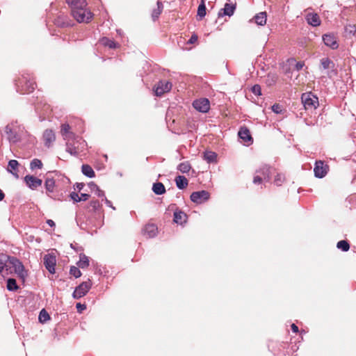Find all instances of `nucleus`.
I'll return each instance as SVG.
<instances>
[{
    "label": "nucleus",
    "mask_w": 356,
    "mask_h": 356,
    "mask_svg": "<svg viewBox=\"0 0 356 356\" xmlns=\"http://www.w3.org/2000/svg\"><path fill=\"white\" fill-rule=\"evenodd\" d=\"M321 64L323 69H329L334 66L332 61L328 58H323L321 60Z\"/></svg>",
    "instance_id": "35"
},
{
    "label": "nucleus",
    "mask_w": 356,
    "mask_h": 356,
    "mask_svg": "<svg viewBox=\"0 0 356 356\" xmlns=\"http://www.w3.org/2000/svg\"><path fill=\"white\" fill-rule=\"evenodd\" d=\"M24 181L27 186L33 190L37 188L38 186H40L42 183V179L32 175H26L24 178Z\"/></svg>",
    "instance_id": "14"
},
{
    "label": "nucleus",
    "mask_w": 356,
    "mask_h": 356,
    "mask_svg": "<svg viewBox=\"0 0 356 356\" xmlns=\"http://www.w3.org/2000/svg\"><path fill=\"white\" fill-rule=\"evenodd\" d=\"M152 191L156 195H162L165 193V188L164 185L161 182H157L153 184Z\"/></svg>",
    "instance_id": "23"
},
{
    "label": "nucleus",
    "mask_w": 356,
    "mask_h": 356,
    "mask_svg": "<svg viewBox=\"0 0 356 356\" xmlns=\"http://www.w3.org/2000/svg\"><path fill=\"white\" fill-rule=\"evenodd\" d=\"M47 223L49 226H51V227H54V226H55V223H54V222L52 220H48L47 221Z\"/></svg>",
    "instance_id": "55"
},
{
    "label": "nucleus",
    "mask_w": 356,
    "mask_h": 356,
    "mask_svg": "<svg viewBox=\"0 0 356 356\" xmlns=\"http://www.w3.org/2000/svg\"><path fill=\"white\" fill-rule=\"evenodd\" d=\"M66 2L71 8V11L87 6L86 0H66Z\"/></svg>",
    "instance_id": "17"
},
{
    "label": "nucleus",
    "mask_w": 356,
    "mask_h": 356,
    "mask_svg": "<svg viewBox=\"0 0 356 356\" xmlns=\"http://www.w3.org/2000/svg\"><path fill=\"white\" fill-rule=\"evenodd\" d=\"M191 166L188 162H184L178 165L177 169L182 173H187L191 170Z\"/></svg>",
    "instance_id": "34"
},
{
    "label": "nucleus",
    "mask_w": 356,
    "mask_h": 356,
    "mask_svg": "<svg viewBox=\"0 0 356 356\" xmlns=\"http://www.w3.org/2000/svg\"><path fill=\"white\" fill-rule=\"evenodd\" d=\"M163 10V4L162 3L158 1L157 2V8L154 9L152 11V17L153 18V20L155 21L156 19H158L159 16Z\"/></svg>",
    "instance_id": "29"
},
{
    "label": "nucleus",
    "mask_w": 356,
    "mask_h": 356,
    "mask_svg": "<svg viewBox=\"0 0 356 356\" xmlns=\"http://www.w3.org/2000/svg\"><path fill=\"white\" fill-rule=\"evenodd\" d=\"M329 170L327 165L325 164L322 161H316L314 168L315 177L318 178L324 177Z\"/></svg>",
    "instance_id": "7"
},
{
    "label": "nucleus",
    "mask_w": 356,
    "mask_h": 356,
    "mask_svg": "<svg viewBox=\"0 0 356 356\" xmlns=\"http://www.w3.org/2000/svg\"><path fill=\"white\" fill-rule=\"evenodd\" d=\"M89 186L91 190H97V188H99V187L93 182L90 183Z\"/></svg>",
    "instance_id": "50"
},
{
    "label": "nucleus",
    "mask_w": 356,
    "mask_h": 356,
    "mask_svg": "<svg viewBox=\"0 0 356 356\" xmlns=\"http://www.w3.org/2000/svg\"><path fill=\"white\" fill-rule=\"evenodd\" d=\"M96 194L99 197H102L104 195V191H101L99 188H97V190H96Z\"/></svg>",
    "instance_id": "51"
},
{
    "label": "nucleus",
    "mask_w": 356,
    "mask_h": 356,
    "mask_svg": "<svg viewBox=\"0 0 356 356\" xmlns=\"http://www.w3.org/2000/svg\"><path fill=\"white\" fill-rule=\"evenodd\" d=\"M4 131L7 139L12 143H17L27 136V131L17 122H13L6 125Z\"/></svg>",
    "instance_id": "1"
},
{
    "label": "nucleus",
    "mask_w": 356,
    "mask_h": 356,
    "mask_svg": "<svg viewBox=\"0 0 356 356\" xmlns=\"http://www.w3.org/2000/svg\"><path fill=\"white\" fill-rule=\"evenodd\" d=\"M70 274L72 275H73L74 277H75L76 278H78V277H81V273L80 270L75 266L71 267Z\"/></svg>",
    "instance_id": "42"
},
{
    "label": "nucleus",
    "mask_w": 356,
    "mask_h": 356,
    "mask_svg": "<svg viewBox=\"0 0 356 356\" xmlns=\"http://www.w3.org/2000/svg\"><path fill=\"white\" fill-rule=\"evenodd\" d=\"M89 196H90V195H89L88 194H86V193H81V197H80L81 198V200H84V201H85V200H88V199Z\"/></svg>",
    "instance_id": "52"
},
{
    "label": "nucleus",
    "mask_w": 356,
    "mask_h": 356,
    "mask_svg": "<svg viewBox=\"0 0 356 356\" xmlns=\"http://www.w3.org/2000/svg\"><path fill=\"white\" fill-rule=\"evenodd\" d=\"M291 330H293V332H296V333L298 332V327L294 323H293L291 325Z\"/></svg>",
    "instance_id": "54"
},
{
    "label": "nucleus",
    "mask_w": 356,
    "mask_h": 356,
    "mask_svg": "<svg viewBox=\"0 0 356 356\" xmlns=\"http://www.w3.org/2000/svg\"><path fill=\"white\" fill-rule=\"evenodd\" d=\"M272 110L275 113H280L282 112V108H281V106L279 104H274L272 106Z\"/></svg>",
    "instance_id": "45"
},
{
    "label": "nucleus",
    "mask_w": 356,
    "mask_h": 356,
    "mask_svg": "<svg viewBox=\"0 0 356 356\" xmlns=\"http://www.w3.org/2000/svg\"><path fill=\"white\" fill-rule=\"evenodd\" d=\"M19 165V163L16 160H10L8 162V170L11 172L15 177L18 178V175L13 170H16Z\"/></svg>",
    "instance_id": "25"
},
{
    "label": "nucleus",
    "mask_w": 356,
    "mask_h": 356,
    "mask_svg": "<svg viewBox=\"0 0 356 356\" xmlns=\"http://www.w3.org/2000/svg\"><path fill=\"white\" fill-rule=\"evenodd\" d=\"M252 92L256 95H261V87L259 85H254L252 88Z\"/></svg>",
    "instance_id": "44"
},
{
    "label": "nucleus",
    "mask_w": 356,
    "mask_h": 356,
    "mask_svg": "<svg viewBox=\"0 0 356 356\" xmlns=\"http://www.w3.org/2000/svg\"><path fill=\"white\" fill-rule=\"evenodd\" d=\"M43 139L45 145L50 147L56 140V136L54 131L51 129H46L43 133Z\"/></svg>",
    "instance_id": "15"
},
{
    "label": "nucleus",
    "mask_w": 356,
    "mask_h": 356,
    "mask_svg": "<svg viewBox=\"0 0 356 356\" xmlns=\"http://www.w3.org/2000/svg\"><path fill=\"white\" fill-rule=\"evenodd\" d=\"M302 103L305 109H315L318 106V99L312 92L303 93L301 97Z\"/></svg>",
    "instance_id": "4"
},
{
    "label": "nucleus",
    "mask_w": 356,
    "mask_h": 356,
    "mask_svg": "<svg viewBox=\"0 0 356 356\" xmlns=\"http://www.w3.org/2000/svg\"><path fill=\"white\" fill-rule=\"evenodd\" d=\"M76 308L79 312H81L82 310L85 309L86 307L84 305H81V303H77Z\"/></svg>",
    "instance_id": "48"
},
{
    "label": "nucleus",
    "mask_w": 356,
    "mask_h": 356,
    "mask_svg": "<svg viewBox=\"0 0 356 356\" xmlns=\"http://www.w3.org/2000/svg\"><path fill=\"white\" fill-rule=\"evenodd\" d=\"M42 163L40 160L35 159H33L30 164L31 169L33 170L35 168H42Z\"/></svg>",
    "instance_id": "39"
},
{
    "label": "nucleus",
    "mask_w": 356,
    "mask_h": 356,
    "mask_svg": "<svg viewBox=\"0 0 356 356\" xmlns=\"http://www.w3.org/2000/svg\"><path fill=\"white\" fill-rule=\"evenodd\" d=\"M198 37L196 34H193L191 38L188 40V44H193L197 41Z\"/></svg>",
    "instance_id": "46"
},
{
    "label": "nucleus",
    "mask_w": 356,
    "mask_h": 356,
    "mask_svg": "<svg viewBox=\"0 0 356 356\" xmlns=\"http://www.w3.org/2000/svg\"><path fill=\"white\" fill-rule=\"evenodd\" d=\"M70 197L75 202H78L81 201V198L80 197V196L78 195V193H76L75 192H72V193H70Z\"/></svg>",
    "instance_id": "43"
},
{
    "label": "nucleus",
    "mask_w": 356,
    "mask_h": 356,
    "mask_svg": "<svg viewBox=\"0 0 356 356\" xmlns=\"http://www.w3.org/2000/svg\"><path fill=\"white\" fill-rule=\"evenodd\" d=\"M7 289L8 291H16L18 289V286L16 283V280L13 278H9L7 280Z\"/></svg>",
    "instance_id": "31"
},
{
    "label": "nucleus",
    "mask_w": 356,
    "mask_h": 356,
    "mask_svg": "<svg viewBox=\"0 0 356 356\" xmlns=\"http://www.w3.org/2000/svg\"><path fill=\"white\" fill-rule=\"evenodd\" d=\"M71 12L73 17L79 23H88L92 17V14L87 8V6H84L81 8L72 10Z\"/></svg>",
    "instance_id": "3"
},
{
    "label": "nucleus",
    "mask_w": 356,
    "mask_h": 356,
    "mask_svg": "<svg viewBox=\"0 0 356 356\" xmlns=\"http://www.w3.org/2000/svg\"><path fill=\"white\" fill-rule=\"evenodd\" d=\"M172 88V83L167 81H159L155 87L154 91L156 96H161L165 92H169Z\"/></svg>",
    "instance_id": "10"
},
{
    "label": "nucleus",
    "mask_w": 356,
    "mask_h": 356,
    "mask_svg": "<svg viewBox=\"0 0 356 356\" xmlns=\"http://www.w3.org/2000/svg\"><path fill=\"white\" fill-rule=\"evenodd\" d=\"M11 268H13L12 264L8 263V266H5V274L8 275L10 273H12L13 272L11 270Z\"/></svg>",
    "instance_id": "47"
},
{
    "label": "nucleus",
    "mask_w": 356,
    "mask_h": 356,
    "mask_svg": "<svg viewBox=\"0 0 356 356\" xmlns=\"http://www.w3.org/2000/svg\"><path fill=\"white\" fill-rule=\"evenodd\" d=\"M106 204H107L108 205H110V204H111V202H110L109 200H106Z\"/></svg>",
    "instance_id": "57"
},
{
    "label": "nucleus",
    "mask_w": 356,
    "mask_h": 356,
    "mask_svg": "<svg viewBox=\"0 0 356 356\" xmlns=\"http://www.w3.org/2000/svg\"><path fill=\"white\" fill-rule=\"evenodd\" d=\"M10 264H12L14 273L18 275L19 277L24 279L26 274L24 270V267L22 262L16 257H11Z\"/></svg>",
    "instance_id": "5"
},
{
    "label": "nucleus",
    "mask_w": 356,
    "mask_h": 356,
    "mask_svg": "<svg viewBox=\"0 0 356 356\" xmlns=\"http://www.w3.org/2000/svg\"><path fill=\"white\" fill-rule=\"evenodd\" d=\"M33 90H34V87L32 86H31V90H29V92H32Z\"/></svg>",
    "instance_id": "58"
},
{
    "label": "nucleus",
    "mask_w": 356,
    "mask_h": 356,
    "mask_svg": "<svg viewBox=\"0 0 356 356\" xmlns=\"http://www.w3.org/2000/svg\"><path fill=\"white\" fill-rule=\"evenodd\" d=\"M303 66H304V63H302V62H298V63H296V69L297 70H300L303 67Z\"/></svg>",
    "instance_id": "49"
},
{
    "label": "nucleus",
    "mask_w": 356,
    "mask_h": 356,
    "mask_svg": "<svg viewBox=\"0 0 356 356\" xmlns=\"http://www.w3.org/2000/svg\"><path fill=\"white\" fill-rule=\"evenodd\" d=\"M193 106L197 111L202 113H207L210 108V102L207 98H201L194 101Z\"/></svg>",
    "instance_id": "9"
},
{
    "label": "nucleus",
    "mask_w": 356,
    "mask_h": 356,
    "mask_svg": "<svg viewBox=\"0 0 356 356\" xmlns=\"http://www.w3.org/2000/svg\"><path fill=\"white\" fill-rule=\"evenodd\" d=\"M56 263V257L53 254H48L44 257V264L45 268L50 273H55V266Z\"/></svg>",
    "instance_id": "11"
},
{
    "label": "nucleus",
    "mask_w": 356,
    "mask_h": 356,
    "mask_svg": "<svg viewBox=\"0 0 356 356\" xmlns=\"http://www.w3.org/2000/svg\"><path fill=\"white\" fill-rule=\"evenodd\" d=\"M197 15L201 18L204 17L206 15V6L204 1L199 5L197 9Z\"/></svg>",
    "instance_id": "38"
},
{
    "label": "nucleus",
    "mask_w": 356,
    "mask_h": 356,
    "mask_svg": "<svg viewBox=\"0 0 356 356\" xmlns=\"http://www.w3.org/2000/svg\"><path fill=\"white\" fill-rule=\"evenodd\" d=\"M77 139V137L76 138ZM76 142L72 143L70 141H67L66 143V151L69 152L72 155H76L78 154V147L75 145V143H79L78 140H75Z\"/></svg>",
    "instance_id": "21"
},
{
    "label": "nucleus",
    "mask_w": 356,
    "mask_h": 356,
    "mask_svg": "<svg viewBox=\"0 0 356 356\" xmlns=\"http://www.w3.org/2000/svg\"><path fill=\"white\" fill-rule=\"evenodd\" d=\"M60 133L64 140H65L66 141L76 140V137L75 134L73 132L70 131V127L67 124H62Z\"/></svg>",
    "instance_id": "13"
},
{
    "label": "nucleus",
    "mask_w": 356,
    "mask_h": 356,
    "mask_svg": "<svg viewBox=\"0 0 356 356\" xmlns=\"http://www.w3.org/2000/svg\"><path fill=\"white\" fill-rule=\"evenodd\" d=\"M4 193L3 191L0 189V201L3 200L4 198Z\"/></svg>",
    "instance_id": "56"
},
{
    "label": "nucleus",
    "mask_w": 356,
    "mask_h": 356,
    "mask_svg": "<svg viewBox=\"0 0 356 356\" xmlns=\"http://www.w3.org/2000/svg\"><path fill=\"white\" fill-rule=\"evenodd\" d=\"M84 186V184H82V183H76V188L79 190V191H81Z\"/></svg>",
    "instance_id": "53"
},
{
    "label": "nucleus",
    "mask_w": 356,
    "mask_h": 356,
    "mask_svg": "<svg viewBox=\"0 0 356 356\" xmlns=\"http://www.w3.org/2000/svg\"><path fill=\"white\" fill-rule=\"evenodd\" d=\"M323 40L326 46L332 48V49H336L339 47L337 37L334 34H324L323 35Z\"/></svg>",
    "instance_id": "12"
},
{
    "label": "nucleus",
    "mask_w": 356,
    "mask_h": 356,
    "mask_svg": "<svg viewBox=\"0 0 356 356\" xmlns=\"http://www.w3.org/2000/svg\"><path fill=\"white\" fill-rule=\"evenodd\" d=\"M11 257L8 256L5 254H0V273L5 275V266H8V263L10 264Z\"/></svg>",
    "instance_id": "18"
},
{
    "label": "nucleus",
    "mask_w": 356,
    "mask_h": 356,
    "mask_svg": "<svg viewBox=\"0 0 356 356\" xmlns=\"http://www.w3.org/2000/svg\"><path fill=\"white\" fill-rule=\"evenodd\" d=\"M209 198V193L207 191H200L193 192L191 195V200L196 204H202L208 200Z\"/></svg>",
    "instance_id": "8"
},
{
    "label": "nucleus",
    "mask_w": 356,
    "mask_h": 356,
    "mask_svg": "<svg viewBox=\"0 0 356 356\" xmlns=\"http://www.w3.org/2000/svg\"><path fill=\"white\" fill-rule=\"evenodd\" d=\"M307 22L309 24L313 26L320 25L321 21L317 14L308 13L306 17Z\"/></svg>",
    "instance_id": "19"
},
{
    "label": "nucleus",
    "mask_w": 356,
    "mask_h": 356,
    "mask_svg": "<svg viewBox=\"0 0 356 356\" xmlns=\"http://www.w3.org/2000/svg\"><path fill=\"white\" fill-rule=\"evenodd\" d=\"M284 180H285V177H284V175H282L281 173H277L275 177L274 183L277 186H281L283 184V182L284 181Z\"/></svg>",
    "instance_id": "40"
},
{
    "label": "nucleus",
    "mask_w": 356,
    "mask_h": 356,
    "mask_svg": "<svg viewBox=\"0 0 356 356\" xmlns=\"http://www.w3.org/2000/svg\"><path fill=\"white\" fill-rule=\"evenodd\" d=\"M217 154L213 152H206L204 154V159L208 162L211 163L216 161Z\"/></svg>",
    "instance_id": "30"
},
{
    "label": "nucleus",
    "mask_w": 356,
    "mask_h": 356,
    "mask_svg": "<svg viewBox=\"0 0 356 356\" xmlns=\"http://www.w3.org/2000/svg\"><path fill=\"white\" fill-rule=\"evenodd\" d=\"M91 285L92 284L90 280L82 282L74 290L73 297L76 299H79L84 296L90 289Z\"/></svg>",
    "instance_id": "6"
},
{
    "label": "nucleus",
    "mask_w": 356,
    "mask_h": 356,
    "mask_svg": "<svg viewBox=\"0 0 356 356\" xmlns=\"http://www.w3.org/2000/svg\"><path fill=\"white\" fill-rule=\"evenodd\" d=\"M49 319V314L44 309H42L40 312V315H39L40 321L42 323H44V322H46Z\"/></svg>",
    "instance_id": "41"
},
{
    "label": "nucleus",
    "mask_w": 356,
    "mask_h": 356,
    "mask_svg": "<svg viewBox=\"0 0 356 356\" xmlns=\"http://www.w3.org/2000/svg\"><path fill=\"white\" fill-rule=\"evenodd\" d=\"M235 10V6L233 4L226 3L225 5V8L223 9L224 10V15L232 16Z\"/></svg>",
    "instance_id": "32"
},
{
    "label": "nucleus",
    "mask_w": 356,
    "mask_h": 356,
    "mask_svg": "<svg viewBox=\"0 0 356 356\" xmlns=\"http://www.w3.org/2000/svg\"><path fill=\"white\" fill-rule=\"evenodd\" d=\"M337 247L343 251H348L350 248V245L346 241L342 240L337 243Z\"/></svg>",
    "instance_id": "37"
},
{
    "label": "nucleus",
    "mask_w": 356,
    "mask_h": 356,
    "mask_svg": "<svg viewBox=\"0 0 356 356\" xmlns=\"http://www.w3.org/2000/svg\"><path fill=\"white\" fill-rule=\"evenodd\" d=\"M238 136L244 141L249 142L252 140V137L250 134V131L245 128L242 127L238 131Z\"/></svg>",
    "instance_id": "20"
},
{
    "label": "nucleus",
    "mask_w": 356,
    "mask_h": 356,
    "mask_svg": "<svg viewBox=\"0 0 356 356\" xmlns=\"http://www.w3.org/2000/svg\"><path fill=\"white\" fill-rule=\"evenodd\" d=\"M101 43L104 46L108 47L111 49H114L117 47V44L114 41H113L107 38H103L101 40Z\"/></svg>",
    "instance_id": "33"
},
{
    "label": "nucleus",
    "mask_w": 356,
    "mask_h": 356,
    "mask_svg": "<svg viewBox=\"0 0 356 356\" xmlns=\"http://www.w3.org/2000/svg\"><path fill=\"white\" fill-rule=\"evenodd\" d=\"M186 216L182 211H175L174 213V221L176 223L181 224L186 220Z\"/></svg>",
    "instance_id": "26"
},
{
    "label": "nucleus",
    "mask_w": 356,
    "mask_h": 356,
    "mask_svg": "<svg viewBox=\"0 0 356 356\" xmlns=\"http://www.w3.org/2000/svg\"><path fill=\"white\" fill-rule=\"evenodd\" d=\"M144 235L148 238H153L157 234V227L154 224H148L143 229Z\"/></svg>",
    "instance_id": "16"
},
{
    "label": "nucleus",
    "mask_w": 356,
    "mask_h": 356,
    "mask_svg": "<svg viewBox=\"0 0 356 356\" xmlns=\"http://www.w3.org/2000/svg\"><path fill=\"white\" fill-rule=\"evenodd\" d=\"M55 182L53 179L47 178L45 181V188L47 192L51 193L54 188Z\"/></svg>",
    "instance_id": "36"
},
{
    "label": "nucleus",
    "mask_w": 356,
    "mask_h": 356,
    "mask_svg": "<svg viewBox=\"0 0 356 356\" xmlns=\"http://www.w3.org/2000/svg\"><path fill=\"white\" fill-rule=\"evenodd\" d=\"M177 186L179 189H184L188 186V180L184 176L179 175L175 178Z\"/></svg>",
    "instance_id": "22"
},
{
    "label": "nucleus",
    "mask_w": 356,
    "mask_h": 356,
    "mask_svg": "<svg viewBox=\"0 0 356 356\" xmlns=\"http://www.w3.org/2000/svg\"><path fill=\"white\" fill-rule=\"evenodd\" d=\"M273 169L267 165H263L256 170L253 178L254 184H260L263 181L269 182L270 180V174Z\"/></svg>",
    "instance_id": "2"
},
{
    "label": "nucleus",
    "mask_w": 356,
    "mask_h": 356,
    "mask_svg": "<svg viewBox=\"0 0 356 356\" xmlns=\"http://www.w3.org/2000/svg\"><path fill=\"white\" fill-rule=\"evenodd\" d=\"M77 265L79 268H81L88 267L89 265L88 257L83 254H81L79 261L77 262Z\"/></svg>",
    "instance_id": "27"
},
{
    "label": "nucleus",
    "mask_w": 356,
    "mask_h": 356,
    "mask_svg": "<svg viewBox=\"0 0 356 356\" xmlns=\"http://www.w3.org/2000/svg\"><path fill=\"white\" fill-rule=\"evenodd\" d=\"M255 22L258 25L263 26L266 22V13L265 12L260 13L254 17Z\"/></svg>",
    "instance_id": "24"
},
{
    "label": "nucleus",
    "mask_w": 356,
    "mask_h": 356,
    "mask_svg": "<svg viewBox=\"0 0 356 356\" xmlns=\"http://www.w3.org/2000/svg\"><path fill=\"white\" fill-rule=\"evenodd\" d=\"M81 170L83 175L88 177H95V172L92 168L88 165H83L81 168Z\"/></svg>",
    "instance_id": "28"
}]
</instances>
